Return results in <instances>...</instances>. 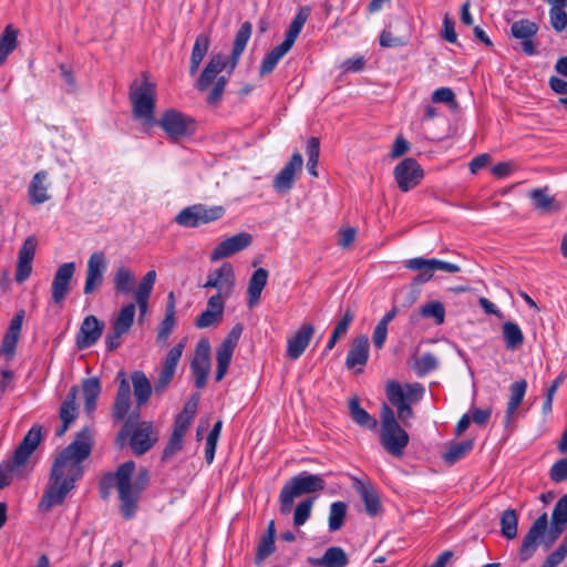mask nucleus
Masks as SVG:
<instances>
[{"instance_id": "nucleus-45", "label": "nucleus", "mask_w": 567, "mask_h": 567, "mask_svg": "<svg viewBox=\"0 0 567 567\" xmlns=\"http://www.w3.org/2000/svg\"><path fill=\"white\" fill-rule=\"evenodd\" d=\"M18 47V30L8 24L0 35V65H2L10 53Z\"/></svg>"}, {"instance_id": "nucleus-26", "label": "nucleus", "mask_w": 567, "mask_h": 567, "mask_svg": "<svg viewBox=\"0 0 567 567\" xmlns=\"http://www.w3.org/2000/svg\"><path fill=\"white\" fill-rule=\"evenodd\" d=\"M315 327L310 323H303L291 338L287 340V357L291 360L299 359L309 346Z\"/></svg>"}, {"instance_id": "nucleus-23", "label": "nucleus", "mask_w": 567, "mask_h": 567, "mask_svg": "<svg viewBox=\"0 0 567 567\" xmlns=\"http://www.w3.org/2000/svg\"><path fill=\"white\" fill-rule=\"evenodd\" d=\"M116 380L118 381V389L112 409V416L115 421H122L127 415L131 406V386L123 370L117 372Z\"/></svg>"}, {"instance_id": "nucleus-13", "label": "nucleus", "mask_w": 567, "mask_h": 567, "mask_svg": "<svg viewBox=\"0 0 567 567\" xmlns=\"http://www.w3.org/2000/svg\"><path fill=\"white\" fill-rule=\"evenodd\" d=\"M190 371L194 377L195 386L198 390L204 389L210 373V346L208 340L202 339L197 342L195 354L190 362Z\"/></svg>"}, {"instance_id": "nucleus-3", "label": "nucleus", "mask_w": 567, "mask_h": 567, "mask_svg": "<svg viewBox=\"0 0 567 567\" xmlns=\"http://www.w3.org/2000/svg\"><path fill=\"white\" fill-rule=\"evenodd\" d=\"M425 393L421 383L400 384L396 381H390L386 385V396L389 402L396 408L398 419L403 425H409V420L414 417L412 405L419 402Z\"/></svg>"}, {"instance_id": "nucleus-24", "label": "nucleus", "mask_w": 567, "mask_h": 567, "mask_svg": "<svg viewBox=\"0 0 567 567\" xmlns=\"http://www.w3.org/2000/svg\"><path fill=\"white\" fill-rule=\"evenodd\" d=\"M303 158L300 153H293L290 161L274 179V188L278 192H288L292 188L295 176L301 172Z\"/></svg>"}, {"instance_id": "nucleus-32", "label": "nucleus", "mask_w": 567, "mask_h": 567, "mask_svg": "<svg viewBox=\"0 0 567 567\" xmlns=\"http://www.w3.org/2000/svg\"><path fill=\"white\" fill-rule=\"evenodd\" d=\"M23 319V310L18 311L11 319V322L3 337L1 344V353L4 354L6 357H12L14 353L17 342L20 338Z\"/></svg>"}, {"instance_id": "nucleus-38", "label": "nucleus", "mask_w": 567, "mask_h": 567, "mask_svg": "<svg viewBox=\"0 0 567 567\" xmlns=\"http://www.w3.org/2000/svg\"><path fill=\"white\" fill-rule=\"evenodd\" d=\"M101 382L97 378H87L82 381V394L85 413H93L96 408V401L101 394Z\"/></svg>"}, {"instance_id": "nucleus-33", "label": "nucleus", "mask_w": 567, "mask_h": 567, "mask_svg": "<svg viewBox=\"0 0 567 567\" xmlns=\"http://www.w3.org/2000/svg\"><path fill=\"white\" fill-rule=\"evenodd\" d=\"M268 277L269 272L265 268H258L252 272L247 288V305L250 309L259 303L261 292L268 281Z\"/></svg>"}, {"instance_id": "nucleus-22", "label": "nucleus", "mask_w": 567, "mask_h": 567, "mask_svg": "<svg viewBox=\"0 0 567 567\" xmlns=\"http://www.w3.org/2000/svg\"><path fill=\"white\" fill-rule=\"evenodd\" d=\"M225 309V300L221 292H216L207 301V308L195 321V326L199 329L208 328L219 323L223 319Z\"/></svg>"}, {"instance_id": "nucleus-15", "label": "nucleus", "mask_w": 567, "mask_h": 567, "mask_svg": "<svg viewBox=\"0 0 567 567\" xmlns=\"http://www.w3.org/2000/svg\"><path fill=\"white\" fill-rule=\"evenodd\" d=\"M203 287L217 289V292H221L224 300L229 298L235 287L233 265L224 262L218 269L210 271Z\"/></svg>"}, {"instance_id": "nucleus-8", "label": "nucleus", "mask_w": 567, "mask_h": 567, "mask_svg": "<svg viewBox=\"0 0 567 567\" xmlns=\"http://www.w3.org/2000/svg\"><path fill=\"white\" fill-rule=\"evenodd\" d=\"M158 125L173 142L189 137L196 131L195 121L190 116L174 109H169L163 113Z\"/></svg>"}, {"instance_id": "nucleus-53", "label": "nucleus", "mask_w": 567, "mask_h": 567, "mask_svg": "<svg viewBox=\"0 0 567 567\" xmlns=\"http://www.w3.org/2000/svg\"><path fill=\"white\" fill-rule=\"evenodd\" d=\"M537 31L538 25L528 19H520L518 21H515L511 27L512 35L520 40L534 38Z\"/></svg>"}, {"instance_id": "nucleus-1", "label": "nucleus", "mask_w": 567, "mask_h": 567, "mask_svg": "<svg viewBox=\"0 0 567 567\" xmlns=\"http://www.w3.org/2000/svg\"><path fill=\"white\" fill-rule=\"evenodd\" d=\"M93 449V431L84 426L74 440L55 457L47 488L39 503L41 512H49L61 505L68 494L75 487V483L83 476L82 463L90 456Z\"/></svg>"}, {"instance_id": "nucleus-10", "label": "nucleus", "mask_w": 567, "mask_h": 567, "mask_svg": "<svg viewBox=\"0 0 567 567\" xmlns=\"http://www.w3.org/2000/svg\"><path fill=\"white\" fill-rule=\"evenodd\" d=\"M128 422L125 423L120 436L131 435L130 446L135 455H143L157 442L158 435L151 422H141L132 431L128 429Z\"/></svg>"}, {"instance_id": "nucleus-60", "label": "nucleus", "mask_w": 567, "mask_h": 567, "mask_svg": "<svg viewBox=\"0 0 567 567\" xmlns=\"http://www.w3.org/2000/svg\"><path fill=\"white\" fill-rule=\"evenodd\" d=\"M228 79L225 75L219 76L207 95V103L216 105L221 100Z\"/></svg>"}, {"instance_id": "nucleus-17", "label": "nucleus", "mask_w": 567, "mask_h": 567, "mask_svg": "<svg viewBox=\"0 0 567 567\" xmlns=\"http://www.w3.org/2000/svg\"><path fill=\"white\" fill-rule=\"evenodd\" d=\"M104 322L95 316H86L75 337V346L79 350H84L94 346L102 336Z\"/></svg>"}, {"instance_id": "nucleus-14", "label": "nucleus", "mask_w": 567, "mask_h": 567, "mask_svg": "<svg viewBox=\"0 0 567 567\" xmlns=\"http://www.w3.org/2000/svg\"><path fill=\"white\" fill-rule=\"evenodd\" d=\"M412 35L410 23L402 18L390 22L380 37L379 43L382 48H396L405 45Z\"/></svg>"}, {"instance_id": "nucleus-30", "label": "nucleus", "mask_w": 567, "mask_h": 567, "mask_svg": "<svg viewBox=\"0 0 567 567\" xmlns=\"http://www.w3.org/2000/svg\"><path fill=\"white\" fill-rule=\"evenodd\" d=\"M226 68V58L218 53L209 59V62L204 68L198 81L197 89L199 91H206L216 80L217 76Z\"/></svg>"}, {"instance_id": "nucleus-48", "label": "nucleus", "mask_w": 567, "mask_h": 567, "mask_svg": "<svg viewBox=\"0 0 567 567\" xmlns=\"http://www.w3.org/2000/svg\"><path fill=\"white\" fill-rule=\"evenodd\" d=\"M290 48H288L282 42L275 47L269 53L266 54L264 60L261 61L259 73L261 76H265L271 73L277 66L280 59L288 53Z\"/></svg>"}, {"instance_id": "nucleus-25", "label": "nucleus", "mask_w": 567, "mask_h": 567, "mask_svg": "<svg viewBox=\"0 0 567 567\" xmlns=\"http://www.w3.org/2000/svg\"><path fill=\"white\" fill-rule=\"evenodd\" d=\"M78 393L79 388L76 385L71 386L60 406L59 416L62 424L55 432L56 436H63L69 430L71 423L74 422L79 415V409L76 404Z\"/></svg>"}, {"instance_id": "nucleus-63", "label": "nucleus", "mask_w": 567, "mask_h": 567, "mask_svg": "<svg viewBox=\"0 0 567 567\" xmlns=\"http://www.w3.org/2000/svg\"><path fill=\"white\" fill-rule=\"evenodd\" d=\"M434 103L456 104L455 94L450 87H440L432 94Z\"/></svg>"}, {"instance_id": "nucleus-36", "label": "nucleus", "mask_w": 567, "mask_h": 567, "mask_svg": "<svg viewBox=\"0 0 567 567\" xmlns=\"http://www.w3.org/2000/svg\"><path fill=\"white\" fill-rule=\"evenodd\" d=\"M48 173L45 171H39L32 177V181L28 188L30 203L32 205H40L50 199L48 194V186L45 185Z\"/></svg>"}, {"instance_id": "nucleus-50", "label": "nucleus", "mask_w": 567, "mask_h": 567, "mask_svg": "<svg viewBox=\"0 0 567 567\" xmlns=\"http://www.w3.org/2000/svg\"><path fill=\"white\" fill-rule=\"evenodd\" d=\"M529 198L538 210L549 213L557 209L554 197L548 194V187L533 189L529 193Z\"/></svg>"}, {"instance_id": "nucleus-27", "label": "nucleus", "mask_w": 567, "mask_h": 567, "mask_svg": "<svg viewBox=\"0 0 567 567\" xmlns=\"http://www.w3.org/2000/svg\"><path fill=\"white\" fill-rule=\"evenodd\" d=\"M42 440V429L39 425H33L24 435L22 442L14 451L13 462L16 465L21 466L27 463L31 454L37 450Z\"/></svg>"}, {"instance_id": "nucleus-52", "label": "nucleus", "mask_w": 567, "mask_h": 567, "mask_svg": "<svg viewBox=\"0 0 567 567\" xmlns=\"http://www.w3.org/2000/svg\"><path fill=\"white\" fill-rule=\"evenodd\" d=\"M347 515V504L343 502H334L330 505L328 525L330 532L341 529Z\"/></svg>"}, {"instance_id": "nucleus-42", "label": "nucleus", "mask_w": 567, "mask_h": 567, "mask_svg": "<svg viewBox=\"0 0 567 567\" xmlns=\"http://www.w3.org/2000/svg\"><path fill=\"white\" fill-rule=\"evenodd\" d=\"M310 16V8L309 7H301L297 14L295 16L293 20L291 21L289 29L286 33V38L282 41L284 44H286L288 48H292L296 39L300 34L306 21L308 20Z\"/></svg>"}, {"instance_id": "nucleus-11", "label": "nucleus", "mask_w": 567, "mask_h": 567, "mask_svg": "<svg viewBox=\"0 0 567 567\" xmlns=\"http://www.w3.org/2000/svg\"><path fill=\"white\" fill-rule=\"evenodd\" d=\"M393 175L400 190L406 193L422 182L424 171L416 159L408 157L394 167Z\"/></svg>"}, {"instance_id": "nucleus-47", "label": "nucleus", "mask_w": 567, "mask_h": 567, "mask_svg": "<svg viewBox=\"0 0 567 567\" xmlns=\"http://www.w3.org/2000/svg\"><path fill=\"white\" fill-rule=\"evenodd\" d=\"M499 525L503 537L508 540L515 539L518 530V516L516 511L513 508L505 509L501 515Z\"/></svg>"}, {"instance_id": "nucleus-51", "label": "nucleus", "mask_w": 567, "mask_h": 567, "mask_svg": "<svg viewBox=\"0 0 567 567\" xmlns=\"http://www.w3.org/2000/svg\"><path fill=\"white\" fill-rule=\"evenodd\" d=\"M473 449V441H462L453 443L443 454V460L449 464H454L464 457Z\"/></svg>"}, {"instance_id": "nucleus-12", "label": "nucleus", "mask_w": 567, "mask_h": 567, "mask_svg": "<svg viewBox=\"0 0 567 567\" xmlns=\"http://www.w3.org/2000/svg\"><path fill=\"white\" fill-rule=\"evenodd\" d=\"M243 332V326L240 323H237L233 327V329L229 331L227 337L223 340L220 346L217 348L216 351V361H217V369L215 373V380L217 382L221 381L227 373L228 367L230 364L234 350L238 343V340Z\"/></svg>"}, {"instance_id": "nucleus-62", "label": "nucleus", "mask_w": 567, "mask_h": 567, "mask_svg": "<svg viewBox=\"0 0 567 567\" xmlns=\"http://www.w3.org/2000/svg\"><path fill=\"white\" fill-rule=\"evenodd\" d=\"M183 437L179 433H172L167 445L165 446L162 460L166 461L183 447Z\"/></svg>"}, {"instance_id": "nucleus-7", "label": "nucleus", "mask_w": 567, "mask_h": 567, "mask_svg": "<svg viewBox=\"0 0 567 567\" xmlns=\"http://www.w3.org/2000/svg\"><path fill=\"white\" fill-rule=\"evenodd\" d=\"M130 100L133 106V115L136 120L146 125L155 124V84L146 79L136 86V82L131 85Z\"/></svg>"}, {"instance_id": "nucleus-59", "label": "nucleus", "mask_w": 567, "mask_h": 567, "mask_svg": "<svg viewBox=\"0 0 567 567\" xmlns=\"http://www.w3.org/2000/svg\"><path fill=\"white\" fill-rule=\"evenodd\" d=\"M549 21L551 28L560 33L567 28V12L565 9H549Z\"/></svg>"}, {"instance_id": "nucleus-57", "label": "nucleus", "mask_w": 567, "mask_h": 567, "mask_svg": "<svg viewBox=\"0 0 567 567\" xmlns=\"http://www.w3.org/2000/svg\"><path fill=\"white\" fill-rule=\"evenodd\" d=\"M315 498H308L300 502L293 513V525L299 527L303 525L311 515Z\"/></svg>"}, {"instance_id": "nucleus-9", "label": "nucleus", "mask_w": 567, "mask_h": 567, "mask_svg": "<svg viewBox=\"0 0 567 567\" xmlns=\"http://www.w3.org/2000/svg\"><path fill=\"white\" fill-rule=\"evenodd\" d=\"M225 214L223 206H206L196 204L182 209L175 217V221L187 228H195L220 219Z\"/></svg>"}, {"instance_id": "nucleus-34", "label": "nucleus", "mask_w": 567, "mask_h": 567, "mask_svg": "<svg viewBox=\"0 0 567 567\" xmlns=\"http://www.w3.org/2000/svg\"><path fill=\"white\" fill-rule=\"evenodd\" d=\"M308 563L320 567H346L349 564V558L341 547H329L322 557H309Z\"/></svg>"}, {"instance_id": "nucleus-56", "label": "nucleus", "mask_w": 567, "mask_h": 567, "mask_svg": "<svg viewBox=\"0 0 567 567\" xmlns=\"http://www.w3.org/2000/svg\"><path fill=\"white\" fill-rule=\"evenodd\" d=\"M251 32L252 25L250 22L246 21L240 25L233 44V50L236 51V54L245 51V48L251 37Z\"/></svg>"}, {"instance_id": "nucleus-55", "label": "nucleus", "mask_w": 567, "mask_h": 567, "mask_svg": "<svg viewBox=\"0 0 567 567\" xmlns=\"http://www.w3.org/2000/svg\"><path fill=\"white\" fill-rule=\"evenodd\" d=\"M439 367L437 359L432 353H424L415 359L414 370L417 375L423 377Z\"/></svg>"}, {"instance_id": "nucleus-54", "label": "nucleus", "mask_w": 567, "mask_h": 567, "mask_svg": "<svg viewBox=\"0 0 567 567\" xmlns=\"http://www.w3.org/2000/svg\"><path fill=\"white\" fill-rule=\"evenodd\" d=\"M420 313L424 318H433L435 323L442 324L445 318V308L440 301H430L423 305Z\"/></svg>"}, {"instance_id": "nucleus-19", "label": "nucleus", "mask_w": 567, "mask_h": 567, "mask_svg": "<svg viewBox=\"0 0 567 567\" xmlns=\"http://www.w3.org/2000/svg\"><path fill=\"white\" fill-rule=\"evenodd\" d=\"M106 258L103 251H94L87 260L86 278L83 288L84 295H91L97 289L104 278Z\"/></svg>"}, {"instance_id": "nucleus-6", "label": "nucleus", "mask_w": 567, "mask_h": 567, "mask_svg": "<svg viewBox=\"0 0 567 567\" xmlns=\"http://www.w3.org/2000/svg\"><path fill=\"white\" fill-rule=\"evenodd\" d=\"M559 537L560 536H558L555 530L550 527L548 528L547 513H543L534 520L528 532L523 537L518 553L519 560L525 563L532 558L542 540L544 549L548 550Z\"/></svg>"}, {"instance_id": "nucleus-5", "label": "nucleus", "mask_w": 567, "mask_h": 567, "mask_svg": "<svg viewBox=\"0 0 567 567\" xmlns=\"http://www.w3.org/2000/svg\"><path fill=\"white\" fill-rule=\"evenodd\" d=\"M326 488V481L317 474H309L307 472L292 476L282 486L279 494V509L284 515L292 511L296 497L303 494H311L323 491Z\"/></svg>"}, {"instance_id": "nucleus-16", "label": "nucleus", "mask_w": 567, "mask_h": 567, "mask_svg": "<svg viewBox=\"0 0 567 567\" xmlns=\"http://www.w3.org/2000/svg\"><path fill=\"white\" fill-rule=\"evenodd\" d=\"M252 243V236L249 233H238L220 241L210 252V260L218 261L228 258L249 247Z\"/></svg>"}, {"instance_id": "nucleus-2", "label": "nucleus", "mask_w": 567, "mask_h": 567, "mask_svg": "<svg viewBox=\"0 0 567 567\" xmlns=\"http://www.w3.org/2000/svg\"><path fill=\"white\" fill-rule=\"evenodd\" d=\"M135 462L121 464L114 473H106L100 481V494L107 501L112 488H116L120 499V513L126 520L132 519L137 509L141 495L147 487L150 474L145 467L140 468L134 477Z\"/></svg>"}, {"instance_id": "nucleus-18", "label": "nucleus", "mask_w": 567, "mask_h": 567, "mask_svg": "<svg viewBox=\"0 0 567 567\" xmlns=\"http://www.w3.org/2000/svg\"><path fill=\"white\" fill-rule=\"evenodd\" d=\"M184 347L185 341L183 340L168 351L164 364L159 371L158 379L154 384L155 393H162L173 380Z\"/></svg>"}, {"instance_id": "nucleus-49", "label": "nucleus", "mask_w": 567, "mask_h": 567, "mask_svg": "<svg viewBox=\"0 0 567 567\" xmlns=\"http://www.w3.org/2000/svg\"><path fill=\"white\" fill-rule=\"evenodd\" d=\"M135 303L128 302L121 308L117 316L112 321V329H117L127 333L134 323Z\"/></svg>"}, {"instance_id": "nucleus-28", "label": "nucleus", "mask_w": 567, "mask_h": 567, "mask_svg": "<svg viewBox=\"0 0 567 567\" xmlns=\"http://www.w3.org/2000/svg\"><path fill=\"white\" fill-rule=\"evenodd\" d=\"M157 274L155 270L147 271L138 282L136 290L134 291L135 308H138V319L143 321L148 311V299L153 291Z\"/></svg>"}, {"instance_id": "nucleus-61", "label": "nucleus", "mask_w": 567, "mask_h": 567, "mask_svg": "<svg viewBox=\"0 0 567 567\" xmlns=\"http://www.w3.org/2000/svg\"><path fill=\"white\" fill-rule=\"evenodd\" d=\"M549 477L555 483L567 481V457L560 458L551 465Z\"/></svg>"}, {"instance_id": "nucleus-58", "label": "nucleus", "mask_w": 567, "mask_h": 567, "mask_svg": "<svg viewBox=\"0 0 567 567\" xmlns=\"http://www.w3.org/2000/svg\"><path fill=\"white\" fill-rule=\"evenodd\" d=\"M175 315L165 313L164 319L158 326L156 340L159 343H165L172 333L175 326Z\"/></svg>"}, {"instance_id": "nucleus-40", "label": "nucleus", "mask_w": 567, "mask_h": 567, "mask_svg": "<svg viewBox=\"0 0 567 567\" xmlns=\"http://www.w3.org/2000/svg\"><path fill=\"white\" fill-rule=\"evenodd\" d=\"M209 45L210 37L208 33H200L197 35L190 55L189 72L192 75L198 71L200 63L207 54Z\"/></svg>"}, {"instance_id": "nucleus-35", "label": "nucleus", "mask_w": 567, "mask_h": 567, "mask_svg": "<svg viewBox=\"0 0 567 567\" xmlns=\"http://www.w3.org/2000/svg\"><path fill=\"white\" fill-rule=\"evenodd\" d=\"M354 486L364 503L365 512L370 516L379 514L381 511V503L374 486L362 481H357Z\"/></svg>"}, {"instance_id": "nucleus-64", "label": "nucleus", "mask_w": 567, "mask_h": 567, "mask_svg": "<svg viewBox=\"0 0 567 567\" xmlns=\"http://www.w3.org/2000/svg\"><path fill=\"white\" fill-rule=\"evenodd\" d=\"M551 518L567 524V493L555 504Z\"/></svg>"}, {"instance_id": "nucleus-39", "label": "nucleus", "mask_w": 567, "mask_h": 567, "mask_svg": "<svg viewBox=\"0 0 567 567\" xmlns=\"http://www.w3.org/2000/svg\"><path fill=\"white\" fill-rule=\"evenodd\" d=\"M134 395L138 406L144 405L151 398L152 385L147 377L142 371H134L131 374Z\"/></svg>"}, {"instance_id": "nucleus-41", "label": "nucleus", "mask_w": 567, "mask_h": 567, "mask_svg": "<svg viewBox=\"0 0 567 567\" xmlns=\"http://www.w3.org/2000/svg\"><path fill=\"white\" fill-rule=\"evenodd\" d=\"M502 336L505 348L511 351L519 349L524 343V334L519 326L515 322L507 321L502 326Z\"/></svg>"}, {"instance_id": "nucleus-20", "label": "nucleus", "mask_w": 567, "mask_h": 567, "mask_svg": "<svg viewBox=\"0 0 567 567\" xmlns=\"http://www.w3.org/2000/svg\"><path fill=\"white\" fill-rule=\"evenodd\" d=\"M74 274L75 264L73 261L64 262L59 266L51 285V295L54 303H61L66 298Z\"/></svg>"}, {"instance_id": "nucleus-46", "label": "nucleus", "mask_w": 567, "mask_h": 567, "mask_svg": "<svg viewBox=\"0 0 567 567\" xmlns=\"http://www.w3.org/2000/svg\"><path fill=\"white\" fill-rule=\"evenodd\" d=\"M275 537H276V525L275 520H270L267 525L265 534L260 537L256 557L258 560H264L275 551Z\"/></svg>"}, {"instance_id": "nucleus-37", "label": "nucleus", "mask_w": 567, "mask_h": 567, "mask_svg": "<svg viewBox=\"0 0 567 567\" xmlns=\"http://www.w3.org/2000/svg\"><path fill=\"white\" fill-rule=\"evenodd\" d=\"M527 390V382L525 380L514 382L509 388V400L505 412L504 424L508 426L514 415L520 405Z\"/></svg>"}, {"instance_id": "nucleus-44", "label": "nucleus", "mask_w": 567, "mask_h": 567, "mask_svg": "<svg viewBox=\"0 0 567 567\" xmlns=\"http://www.w3.org/2000/svg\"><path fill=\"white\" fill-rule=\"evenodd\" d=\"M349 411L352 420L361 427L374 430L378 425L377 420L360 406L358 398L349 400Z\"/></svg>"}, {"instance_id": "nucleus-29", "label": "nucleus", "mask_w": 567, "mask_h": 567, "mask_svg": "<svg viewBox=\"0 0 567 567\" xmlns=\"http://www.w3.org/2000/svg\"><path fill=\"white\" fill-rule=\"evenodd\" d=\"M435 258L425 259L423 257H415L408 259L404 267L409 270L419 271L413 278L412 284L414 286H421L430 281L436 272Z\"/></svg>"}, {"instance_id": "nucleus-21", "label": "nucleus", "mask_w": 567, "mask_h": 567, "mask_svg": "<svg viewBox=\"0 0 567 567\" xmlns=\"http://www.w3.org/2000/svg\"><path fill=\"white\" fill-rule=\"evenodd\" d=\"M38 239L35 236H29L23 241L19 255L14 279L17 282H24L32 272V260L35 256Z\"/></svg>"}, {"instance_id": "nucleus-43", "label": "nucleus", "mask_w": 567, "mask_h": 567, "mask_svg": "<svg viewBox=\"0 0 567 567\" xmlns=\"http://www.w3.org/2000/svg\"><path fill=\"white\" fill-rule=\"evenodd\" d=\"M134 282H135V275L130 268H127L125 266H121L115 270L114 276H113V285H114V289L117 293H121V295L131 293Z\"/></svg>"}, {"instance_id": "nucleus-4", "label": "nucleus", "mask_w": 567, "mask_h": 567, "mask_svg": "<svg viewBox=\"0 0 567 567\" xmlns=\"http://www.w3.org/2000/svg\"><path fill=\"white\" fill-rule=\"evenodd\" d=\"M381 431L380 443L383 449L394 457H401L410 442V436L399 423L393 410L383 404L380 413Z\"/></svg>"}, {"instance_id": "nucleus-31", "label": "nucleus", "mask_w": 567, "mask_h": 567, "mask_svg": "<svg viewBox=\"0 0 567 567\" xmlns=\"http://www.w3.org/2000/svg\"><path fill=\"white\" fill-rule=\"evenodd\" d=\"M369 359V339L367 336H358L347 354L346 365L348 369L355 367H363L367 364Z\"/></svg>"}]
</instances>
